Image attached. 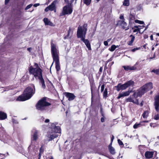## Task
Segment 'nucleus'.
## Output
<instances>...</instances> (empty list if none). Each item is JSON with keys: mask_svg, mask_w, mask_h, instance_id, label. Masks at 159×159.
<instances>
[{"mask_svg": "<svg viewBox=\"0 0 159 159\" xmlns=\"http://www.w3.org/2000/svg\"><path fill=\"white\" fill-rule=\"evenodd\" d=\"M135 98V100H134V98H133L131 96H130L126 99L125 101L126 102H131L134 104H139L138 99L135 98Z\"/></svg>", "mask_w": 159, "mask_h": 159, "instance_id": "13", "label": "nucleus"}, {"mask_svg": "<svg viewBox=\"0 0 159 159\" xmlns=\"http://www.w3.org/2000/svg\"><path fill=\"white\" fill-rule=\"evenodd\" d=\"M35 88L34 85L32 84L31 86H29L24 90L23 94L19 96L16 100L23 101L30 99L34 93Z\"/></svg>", "mask_w": 159, "mask_h": 159, "instance_id": "4", "label": "nucleus"}, {"mask_svg": "<svg viewBox=\"0 0 159 159\" xmlns=\"http://www.w3.org/2000/svg\"><path fill=\"white\" fill-rule=\"evenodd\" d=\"M57 3V1H54L51 4L48 6L50 11H54V12H56V5Z\"/></svg>", "mask_w": 159, "mask_h": 159, "instance_id": "15", "label": "nucleus"}, {"mask_svg": "<svg viewBox=\"0 0 159 159\" xmlns=\"http://www.w3.org/2000/svg\"><path fill=\"white\" fill-rule=\"evenodd\" d=\"M120 19H121V20H123L124 19V16H123V15H121L120 17Z\"/></svg>", "mask_w": 159, "mask_h": 159, "instance_id": "46", "label": "nucleus"}, {"mask_svg": "<svg viewBox=\"0 0 159 159\" xmlns=\"http://www.w3.org/2000/svg\"><path fill=\"white\" fill-rule=\"evenodd\" d=\"M112 60V58H110L108 60V61H107V63L111 61Z\"/></svg>", "mask_w": 159, "mask_h": 159, "instance_id": "57", "label": "nucleus"}, {"mask_svg": "<svg viewBox=\"0 0 159 159\" xmlns=\"http://www.w3.org/2000/svg\"><path fill=\"white\" fill-rule=\"evenodd\" d=\"M10 0H5V4H7L9 2Z\"/></svg>", "mask_w": 159, "mask_h": 159, "instance_id": "50", "label": "nucleus"}, {"mask_svg": "<svg viewBox=\"0 0 159 159\" xmlns=\"http://www.w3.org/2000/svg\"><path fill=\"white\" fill-rule=\"evenodd\" d=\"M72 7L69 4L63 7L62 11L60 14L59 16H62L66 15H70L72 13Z\"/></svg>", "mask_w": 159, "mask_h": 159, "instance_id": "10", "label": "nucleus"}, {"mask_svg": "<svg viewBox=\"0 0 159 159\" xmlns=\"http://www.w3.org/2000/svg\"><path fill=\"white\" fill-rule=\"evenodd\" d=\"M133 30V32H136L139 31V33H140V28L139 27V26H134L133 28H132Z\"/></svg>", "mask_w": 159, "mask_h": 159, "instance_id": "25", "label": "nucleus"}, {"mask_svg": "<svg viewBox=\"0 0 159 159\" xmlns=\"http://www.w3.org/2000/svg\"><path fill=\"white\" fill-rule=\"evenodd\" d=\"M7 116L6 113L2 111H0V120H5L7 118Z\"/></svg>", "mask_w": 159, "mask_h": 159, "instance_id": "19", "label": "nucleus"}, {"mask_svg": "<svg viewBox=\"0 0 159 159\" xmlns=\"http://www.w3.org/2000/svg\"><path fill=\"white\" fill-rule=\"evenodd\" d=\"M131 92V91H128L121 93H120L117 98L118 99H120L122 97L128 96L129 95L130 93Z\"/></svg>", "mask_w": 159, "mask_h": 159, "instance_id": "16", "label": "nucleus"}, {"mask_svg": "<svg viewBox=\"0 0 159 159\" xmlns=\"http://www.w3.org/2000/svg\"><path fill=\"white\" fill-rule=\"evenodd\" d=\"M154 152L152 151H147L145 153V156L147 159H151L154 154Z\"/></svg>", "mask_w": 159, "mask_h": 159, "instance_id": "17", "label": "nucleus"}, {"mask_svg": "<svg viewBox=\"0 0 159 159\" xmlns=\"http://www.w3.org/2000/svg\"><path fill=\"white\" fill-rule=\"evenodd\" d=\"M134 22L136 23H139L140 24H143L144 23V22L143 21L138 20H135Z\"/></svg>", "mask_w": 159, "mask_h": 159, "instance_id": "33", "label": "nucleus"}, {"mask_svg": "<svg viewBox=\"0 0 159 159\" xmlns=\"http://www.w3.org/2000/svg\"><path fill=\"white\" fill-rule=\"evenodd\" d=\"M155 54H154L153 57H150L148 58V59L150 60L149 61H150L151 60L153 59H154L155 58Z\"/></svg>", "mask_w": 159, "mask_h": 159, "instance_id": "41", "label": "nucleus"}, {"mask_svg": "<svg viewBox=\"0 0 159 159\" xmlns=\"http://www.w3.org/2000/svg\"><path fill=\"white\" fill-rule=\"evenodd\" d=\"M108 149L111 154L114 155L115 154L116 152L114 148L111 146V143L108 146Z\"/></svg>", "mask_w": 159, "mask_h": 159, "instance_id": "21", "label": "nucleus"}, {"mask_svg": "<svg viewBox=\"0 0 159 159\" xmlns=\"http://www.w3.org/2000/svg\"><path fill=\"white\" fill-rule=\"evenodd\" d=\"M105 88V85L104 84H102L101 87V92H102L103 91Z\"/></svg>", "mask_w": 159, "mask_h": 159, "instance_id": "39", "label": "nucleus"}, {"mask_svg": "<svg viewBox=\"0 0 159 159\" xmlns=\"http://www.w3.org/2000/svg\"><path fill=\"white\" fill-rule=\"evenodd\" d=\"M64 1L66 3L68 2V0H64Z\"/></svg>", "mask_w": 159, "mask_h": 159, "instance_id": "63", "label": "nucleus"}, {"mask_svg": "<svg viewBox=\"0 0 159 159\" xmlns=\"http://www.w3.org/2000/svg\"><path fill=\"white\" fill-rule=\"evenodd\" d=\"M9 138V136L6 134H4L2 136V139L3 142L5 143H7V142Z\"/></svg>", "mask_w": 159, "mask_h": 159, "instance_id": "20", "label": "nucleus"}, {"mask_svg": "<svg viewBox=\"0 0 159 159\" xmlns=\"http://www.w3.org/2000/svg\"><path fill=\"white\" fill-rule=\"evenodd\" d=\"M107 157L110 159H115L112 157H111L109 156H107Z\"/></svg>", "mask_w": 159, "mask_h": 159, "instance_id": "54", "label": "nucleus"}, {"mask_svg": "<svg viewBox=\"0 0 159 159\" xmlns=\"http://www.w3.org/2000/svg\"><path fill=\"white\" fill-rule=\"evenodd\" d=\"M43 149L42 148V147H41L39 149V157H38V159H40L41 156V155L43 153Z\"/></svg>", "mask_w": 159, "mask_h": 159, "instance_id": "32", "label": "nucleus"}, {"mask_svg": "<svg viewBox=\"0 0 159 159\" xmlns=\"http://www.w3.org/2000/svg\"><path fill=\"white\" fill-rule=\"evenodd\" d=\"M91 1V0H83V2L84 3H85L87 6L89 5Z\"/></svg>", "mask_w": 159, "mask_h": 159, "instance_id": "30", "label": "nucleus"}, {"mask_svg": "<svg viewBox=\"0 0 159 159\" xmlns=\"http://www.w3.org/2000/svg\"><path fill=\"white\" fill-rule=\"evenodd\" d=\"M120 23V25L124 29H125V30H128V28H127V24L124 20L120 21L119 23Z\"/></svg>", "mask_w": 159, "mask_h": 159, "instance_id": "22", "label": "nucleus"}, {"mask_svg": "<svg viewBox=\"0 0 159 159\" xmlns=\"http://www.w3.org/2000/svg\"><path fill=\"white\" fill-rule=\"evenodd\" d=\"M51 52L53 61L56 65V68L57 71L60 70L59 51L57 50L56 46L52 43H51Z\"/></svg>", "mask_w": 159, "mask_h": 159, "instance_id": "6", "label": "nucleus"}, {"mask_svg": "<svg viewBox=\"0 0 159 159\" xmlns=\"http://www.w3.org/2000/svg\"><path fill=\"white\" fill-rule=\"evenodd\" d=\"M101 115H102V117H104V115L103 113H102Z\"/></svg>", "mask_w": 159, "mask_h": 159, "instance_id": "64", "label": "nucleus"}, {"mask_svg": "<svg viewBox=\"0 0 159 159\" xmlns=\"http://www.w3.org/2000/svg\"><path fill=\"white\" fill-rule=\"evenodd\" d=\"M111 40V39H108L106 41L108 42V43Z\"/></svg>", "mask_w": 159, "mask_h": 159, "instance_id": "61", "label": "nucleus"}, {"mask_svg": "<svg viewBox=\"0 0 159 159\" xmlns=\"http://www.w3.org/2000/svg\"><path fill=\"white\" fill-rule=\"evenodd\" d=\"M39 132L37 130H35L32 135L31 140V144L28 147L29 150L33 151L34 154H35L37 152L39 148V145L36 144V141L37 140Z\"/></svg>", "mask_w": 159, "mask_h": 159, "instance_id": "8", "label": "nucleus"}, {"mask_svg": "<svg viewBox=\"0 0 159 159\" xmlns=\"http://www.w3.org/2000/svg\"><path fill=\"white\" fill-rule=\"evenodd\" d=\"M138 148L141 153H143L145 149V146L142 145H140L139 146Z\"/></svg>", "mask_w": 159, "mask_h": 159, "instance_id": "24", "label": "nucleus"}, {"mask_svg": "<svg viewBox=\"0 0 159 159\" xmlns=\"http://www.w3.org/2000/svg\"><path fill=\"white\" fill-rule=\"evenodd\" d=\"M154 119L156 120H159V115L157 114L155 115L154 117Z\"/></svg>", "mask_w": 159, "mask_h": 159, "instance_id": "35", "label": "nucleus"}, {"mask_svg": "<svg viewBox=\"0 0 159 159\" xmlns=\"http://www.w3.org/2000/svg\"><path fill=\"white\" fill-rule=\"evenodd\" d=\"M153 88L152 84L150 82L143 85L136 92L134 93L133 96L134 98H137L138 97H141L144 93Z\"/></svg>", "mask_w": 159, "mask_h": 159, "instance_id": "7", "label": "nucleus"}, {"mask_svg": "<svg viewBox=\"0 0 159 159\" xmlns=\"http://www.w3.org/2000/svg\"><path fill=\"white\" fill-rule=\"evenodd\" d=\"M154 106L157 112L159 111V94L156 95L155 98Z\"/></svg>", "mask_w": 159, "mask_h": 159, "instance_id": "11", "label": "nucleus"}, {"mask_svg": "<svg viewBox=\"0 0 159 159\" xmlns=\"http://www.w3.org/2000/svg\"><path fill=\"white\" fill-rule=\"evenodd\" d=\"M49 120L48 119H46L45 120V122L46 123H48L49 122Z\"/></svg>", "mask_w": 159, "mask_h": 159, "instance_id": "47", "label": "nucleus"}, {"mask_svg": "<svg viewBox=\"0 0 159 159\" xmlns=\"http://www.w3.org/2000/svg\"><path fill=\"white\" fill-rule=\"evenodd\" d=\"M116 48V46L115 45H112L110 48H109V50L111 52L113 51Z\"/></svg>", "mask_w": 159, "mask_h": 159, "instance_id": "28", "label": "nucleus"}, {"mask_svg": "<svg viewBox=\"0 0 159 159\" xmlns=\"http://www.w3.org/2000/svg\"><path fill=\"white\" fill-rule=\"evenodd\" d=\"M134 84V82L130 80L124 84H122L119 83L115 87L116 88V90L119 91L120 90H125L129 86H133Z\"/></svg>", "mask_w": 159, "mask_h": 159, "instance_id": "9", "label": "nucleus"}, {"mask_svg": "<svg viewBox=\"0 0 159 159\" xmlns=\"http://www.w3.org/2000/svg\"><path fill=\"white\" fill-rule=\"evenodd\" d=\"M138 64V62L136 63L133 66H123V67L124 69L127 71L129 70H134L136 69V66Z\"/></svg>", "mask_w": 159, "mask_h": 159, "instance_id": "12", "label": "nucleus"}, {"mask_svg": "<svg viewBox=\"0 0 159 159\" xmlns=\"http://www.w3.org/2000/svg\"><path fill=\"white\" fill-rule=\"evenodd\" d=\"M61 133V129L60 127L57 126L55 124L52 123L46 135V139L48 141H52L58 137L59 135L57 133Z\"/></svg>", "mask_w": 159, "mask_h": 159, "instance_id": "3", "label": "nucleus"}, {"mask_svg": "<svg viewBox=\"0 0 159 159\" xmlns=\"http://www.w3.org/2000/svg\"><path fill=\"white\" fill-rule=\"evenodd\" d=\"M51 103L47 102L45 98H43L39 100L36 105V109L41 112H47L50 109Z\"/></svg>", "mask_w": 159, "mask_h": 159, "instance_id": "5", "label": "nucleus"}, {"mask_svg": "<svg viewBox=\"0 0 159 159\" xmlns=\"http://www.w3.org/2000/svg\"><path fill=\"white\" fill-rule=\"evenodd\" d=\"M118 142L120 145H123V142L120 139H118Z\"/></svg>", "mask_w": 159, "mask_h": 159, "instance_id": "37", "label": "nucleus"}, {"mask_svg": "<svg viewBox=\"0 0 159 159\" xmlns=\"http://www.w3.org/2000/svg\"><path fill=\"white\" fill-rule=\"evenodd\" d=\"M148 115V111H145L142 114V116L143 118H147Z\"/></svg>", "mask_w": 159, "mask_h": 159, "instance_id": "27", "label": "nucleus"}, {"mask_svg": "<svg viewBox=\"0 0 159 159\" xmlns=\"http://www.w3.org/2000/svg\"><path fill=\"white\" fill-rule=\"evenodd\" d=\"M114 139V137L113 135H112V136L111 138V143H112Z\"/></svg>", "mask_w": 159, "mask_h": 159, "instance_id": "52", "label": "nucleus"}, {"mask_svg": "<svg viewBox=\"0 0 159 159\" xmlns=\"http://www.w3.org/2000/svg\"><path fill=\"white\" fill-rule=\"evenodd\" d=\"M114 64V62L112 61L111 62V63H110L109 64V65L110 66V67H111V66Z\"/></svg>", "mask_w": 159, "mask_h": 159, "instance_id": "49", "label": "nucleus"}, {"mask_svg": "<svg viewBox=\"0 0 159 159\" xmlns=\"http://www.w3.org/2000/svg\"><path fill=\"white\" fill-rule=\"evenodd\" d=\"M130 37H132V38H131V42H133L134 40L135 37L132 35H131L130 36Z\"/></svg>", "mask_w": 159, "mask_h": 159, "instance_id": "40", "label": "nucleus"}, {"mask_svg": "<svg viewBox=\"0 0 159 159\" xmlns=\"http://www.w3.org/2000/svg\"><path fill=\"white\" fill-rule=\"evenodd\" d=\"M87 25L84 24L83 26H79L78 27L77 32V35L78 38H80L81 40L86 45L89 50H91L90 43L87 39H85V36L87 31Z\"/></svg>", "mask_w": 159, "mask_h": 159, "instance_id": "1", "label": "nucleus"}, {"mask_svg": "<svg viewBox=\"0 0 159 159\" xmlns=\"http://www.w3.org/2000/svg\"><path fill=\"white\" fill-rule=\"evenodd\" d=\"M138 26H139V27L140 28V30H141V29H142L144 27L143 25H142V26L139 25Z\"/></svg>", "mask_w": 159, "mask_h": 159, "instance_id": "48", "label": "nucleus"}, {"mask_svg": "<svg viewBox=\"0 0 159 159\" xmlns=\"http://www.w3.org/2000/svg\"><path fill=\"white\" fill-rule=\"evenodd\" d=\"M32 49L31 48H27V50L29 51V52H30L31 50Z\"/></svg>", "mask_w": 159, "mask_h": 159, "instance_id": "59", "label": "nucleus"}, {"mask_svg": "<svg viewBox=\"0 0 159 159\" xmlns=\"http://www.w3.org/2000/svg\"><path fill=\"white\" fill-rule=\"evenodd\" d=\"M40 5L39 3H36L34 5V6L35 7H36Z\"/></svg>", "mask_w": 159, "mask_h": 159, "instance_id": "45", "label": "nucleus"}, {"mask_svg": "<svg viewBox=\"0 0 159 159\" xmlns=\"http://www.w3.org/2000/svg\"><path fill=\"white\" fill-rule=\"evenodd\" d=\"M149 122V121L148 120H146V121H143L142 122V123L143 122Z\"/></svg>", "mask_w": 159, "mask_h": 159, "instance_id": "62", "label": "nucleus"}, {"mask_svg": "<svg viewBox=\"0 0 159 159\" xmlns=\"http://www.w3.org/2000/svg\"><path fill=\"white\" fill-rule=\"evenodd\" d=\"M142 122H140L139 123H136L133 126V128L134 129H137L139 127H141L142 126L144 125L143 124Z\"/></svg>", "mask_w": 159, "mask_h": 159, "instance_id": "23", "label": "nucleus"}, {"mask_svg": "<svg viewBox=\"0 0 159 159\" xmlns=\"http://www.w3.org/2000/svg\"><path fill=\"white\" fill-rule=\"evenodd\" d=\"M71 29L70 28V29H69V30H68V35H69L70 32H71Z\"/></svg>", "mask_w": 159, "mask_h": 159, "instance_id": "55", "label": "nucleus"}, {"mask_svg": "<svg viewBox=\"0 0 159 159\" xmlns=\"http://www.w3.org/2000/svg\"><path fill=\"white\" fill-rule=\"evenodd\" d=\"M101 121L102 122H103L105 121V118L104 117H102L101 118Z\"/></svg>", "mask_w": 159, "mask_h": 159, "instance_id": "42", "label": "nucleus"}, {"mask_svg": "<svg viewBox=\"0 0 159 159\" xmlns=\"http://www.w3.org/2000/svg\"><path fill=\"white\" fill-rule=\"evenodd\" d=\"M104 44L105 46H107L108 45V43L106 41H104Z\"/></svg>", "mask_w": 159, "mask_h": 159, "instance_id": "43", "label": "nucleus"}, {"mask_svg": "<svg viewBox=\"0 0 159 159\" xmlns=\"http://www.w3.org/2000/svg\"><path fill=\"white\" fill-rule=\"evenodd\" d=\"M129 5V0H124L123 5L125 6H128Z\"/></svg>", "mask_w": 159, "mask_h": 159, "instance_id": "26", "label": "nucleus"}, {"mask_svg": "<svg viewBox=\"0 0 159 159\" xmlns=\"http://www.w3.org/2000/svg\"><path fill=\"white\" fill-rule=\"evenodd\" d=\"M102 67H101L100 68L99 70V72H100L101 73L102 72Z\"/></svg>", "mask_w": 159, "mask_h": 159, "instance_id": "51", "label": "nucleus"}, {"mask_svg": "<svg viewBox=\"0 0 159 159\" xmlns=\"http://www.w3.org/2000/svg\"><path fill=\"white\" fill-rule=\"evenodd\" d=\"M153 125H154V124L153 123H150V125L151 127H154V126Z\"/></svg>", "mask_w": 159, "mask_h": 159, "instance_id": "56", "label": "nucleus"}, {"mask_svg": "<svg viewBox=\"0 0 159 159\" xmlns=\"http://www.w3.org/2000/svg\"><path fill=\"white\" fill-rule=\"evenodd\" d=\"M133 43V42H131V41H130L129 42L128 44L129 45H132Z\"/></svg>", "mask_w": 159, "mask_h": 159, "instance_id": "53", "label": "nucleus"}, {"mask_svg": "<svg viewBox=\"0 0 159 159\" xmlns=\"http://www.w3.org/2000/svg\"><path fill=\"white\" fill-rule=\"evenodd\" d=\"M33 67L31 66L29 69V72L30 74H32L35 77H38L39 80V82L41 83L42 87L44 89L46 86L44 81L42 77L41 69L39 67L38 64L35 63Z\"/></svg>", "mask_w": 159, "mask_h": 159, "instance_id": "2", "label": "nucleus"}, {"mask_svg": "<svg viewBox=\"0 0 159 159\" xmlns=\"http://www.w3.org/2000/svg\"><path fill=\"white\" fill-rule=\"evenodd\" d=\"M45 25H49L51 26H54L53 24L51 22L48 18H45L43 19Z\"/></svg>", "mask_w": 159, "mask_h": 159, "instance_id": "18", "label": "nucleus"}, {"mask_svg": "<svg viewBox=\"0 0 159 159\" xmlns=\"http://www.w3.org/2000/svg\"><path fill=\"white\" fill-rule=\"evenodd\" d=\"M49 10H50L49 8L48 7H47L45 9V11L46 12L48 11Z\"/></svg>", "mask_w": 159, "mask_h": 159, "instance_id": "44", "label": "nucleus"}, {"mask_svg": "<svg viewBox=\"0 0 159 159\" xmlns=\"http://www.w3.org/2000/svg\"><path fill=\"white\" fill-rule=\"evenodd\" d=\"M151 72H153L157 75H159V69H153L151 71Z\"/></svg>", "mask_w": 159, "mask_h": 159, "instance_id": "31", "label": "nucleus"}, {"mask_svg": "<svg viewBox=\"0 0 159 159\" xmlns=\"http://www.w3.org/2000/svg\"><path fill=\"white\" fill-rule=\"evenodd\" d=\"M129 18L130 19L129 23H130L131 20H133L134 19V17L133 15L130 14L129 15Z\"/></svg>", "mask_w": 159, "mask_h": 159, "instance_id": "34", "label": "nucleus"}, {"mask_svg": "<svg viewBox=\"0 0 159 159\" xmlns=\"http://www.w3.org/2000/svg\"><path fill=\"white\" fill-rule=\"evenodd\" d=\"M107 95V89L106 88L103 93V97L105 98H106Z\"/></svg>", "mask_w": 159, "mask_h": 159, "instance_id": "29", "label": "nucleus"}, {"mask_svg": "<svg viewBox=\"0 0 159 159\" xmlns=\"http://www.w3.org/2000/svg\"><path fill=\"white\" fill-rule=\"evenodd\" d=\"M140 48H134L132 49L131 50V51L133 52H135L137 50L140 49Z\"/></svg>", "mask_w": 159, "mask_h": 159, "instance_id": "38", "label": "nucleus"}, {"mask_svg": "<svg viewBox=\"0 0 159 159\" xmlns=\"http://www.w3.org/2000/svg\"><path fill=\"white\" fill-rule=\"evenodd\" d=\"M33 6V4H31L28 5L25 8V10H28L30 8Z\"/></svg>", "mask_w": 159, "mask_h": 159, "instance_id": "36", "label": "nucleus"}, {"mask_svg": "<svg viewBox=\"0 0 159 159\" xmlns=\"http://www.w3.org/2000/svg\"><path fill=\"white\" fill-rule=\"evenodd\" d=\"M150 39L152 40H153V36L152 35H151L150 36Z\"/></svg>", "mask_w": 159, "mask_h": 159, "instance_id": "58", "label": "nucleus"}, {"mask_svg": "<svg viewBox=\"0 0 159 159\" xmlns=\"http://www.w3.org/2000/svg\"><path fill=\"white\" fill-rule=\"evenodd\" d=\"M65 94L66 97L70 101L73 100L75 98V96L73 93H66Z\"/></svg>", "mask_w": 159, "mask_h": 159, "instance_id": "14", "label": "nucleus"}, {"mask_svg": "<svg viewBox=\"0 0 159 159\" xmlns=\"http://www.w3.org/2000/svg\"><path fill=\"white\" fill-rule=\"evenodd\" d=\"M13 120V123H17V121H16L15 120Z\"/></svg>", "mask_w": 159, "mask_h": 159, "instance_id": "60", "label": "nucleus"}]
</instances>
